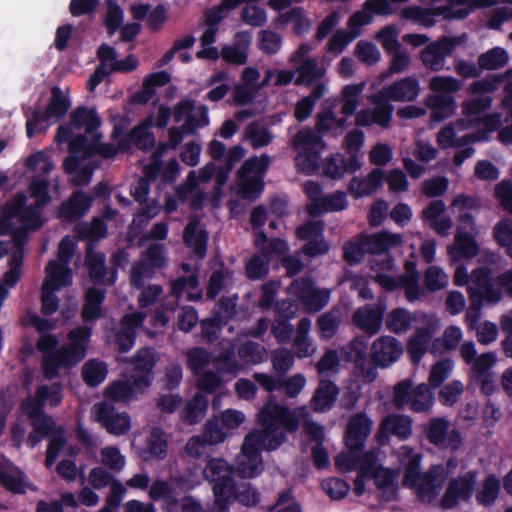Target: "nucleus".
<instances>
[{"instance_id": "338daca9", "label": "nucleus", "mask_w": 512, "mask_h": 512, "mask_svg": "<svg viewBox=\"0 0 512 512\" xmlns=\"http://www.w3.org/2000/svg\"><path fill=\"white\" fill-rule=\"evenodd\" d=\"M232 282V274L228 269L215 270L209 279L207 286V298L214 299L220 292L227 289Z\"/></svg>"}, {"instance_id": "1a4fd4ad", "label": "nucleus", "mask_w": 512, "mask_h": 512, "mask_svg": "<svg viewBox=\"0 0 512 512\" xmlns=\"http://www.w3.org/2000/svg\"><path fill=\"white\" fill-rule=\"evenodd\" d=\"M70 107L68 96L57 86L51 90V98L44 112L35 111L33 117L27 120L28 137L45 130L51 122L58 121Z\"/></svg>"}, {"instance_id": "680f3d73", "label": "nucleus", "mask_w": 512, "mask_h": 512, "mask_svg": "<svg viewBox=\"0 0 512 512\" xmlns=\"http://www.w3.org/2000/svg\"><path fill=\"white\" fill-rule=\"evenodd\" d=\"M107 365L95 359L88 360L82 367V377L89 386H97L107 377Z\"/></svg>"}, {"instance_id": "c9c22d12", "label": "nucleus", "mask_w": 512, "mask_h": 512, "mask_svg": "<svg viewBox=\"0 0 512 512\" xmlns=\"http://www.w3.org/2000/svg\"><path fill=\"white\" fill-rule=\"evenodd\" d=\"M375 468L371 472V477L377 488L381 491L382 497L386 500H392L396 495V479L398 478V472L383 468L377 459L375 453Z\"/></svg>"}, {"instance_id": "58836bf2", "label": "nucleus", "mask_w": 512, "mask_h": 512, "mask_svg": "<svg viewBox=\"0 0 512 512\" xmlns=\"http://www.w3.org/2000/svg\"><path fill=\"white\" fill-rule=\"evenodd\" d=\"M382 182L383 171L374 169L365 178H352L348 189L355 197L368 196L375 193L381 187Z\"/></svg>"}, {"instance_id": "e2e57ef3", "label": "nucleus", "mask_w": 512, "mask_h": 512, "mask_svg": "<svg viewBox=\"0 0 512 512\" xmlns=\"http://www.w3.org/2000/svg\"><path fill=\"white\" fill-rule=\"evenodd\" d=\"M347 206L348 200L344 192L336 191L332 194H324L313 215L342 211L346 209Z\"/></svg>"}, {"instance_id": "8fccbe9b", "label": "nucleus", "mask_w": 512, "mask_h": 512, "mask_svg": "<svg viewBox=\"0 0 512 512\" xmlns=\"http://www.w3.org/2000/svg\"><path fill=\"white\" fill-rule=\"evenodd\" d=\"M153 126V116L146 117L129 134V141L133 142L139 149L145 150L155 144V138L150 131Z\"/></svg>"}, {"instance_id": "f3484780", "label": "nucleus", "mask_w": 512, "mask_h": 512, "mask_svg": "<svg viewBox=\"0 0 512 512\" xmlns=\"http://www.w3.org/2000/svg\"><path fill=\"white\" fill-rule=\"evenodd\" d=\"M404 353L403 344L394 336L381 335L370 347V359L379 368L386 369L396 363Z\"/></svg>"}, {"instance_id": "7c9ffc66", "label": "nucleus", "mask_w": 512, "mask_h": 512, "mask_svg": "<svg viewBox=\"0 0 512 512\" xmlns=\"http://www.w3.org/2000/svg\"><path fill=\"white\" fill-rule=\"evenodd\" d=\"M371 269L374 272L375 281L388 291L395 290L396 269L393 259L389 255L375 256Z\"/></svg>"}, {"instance_id": "7ed1b4c3", "label": "nucleus", "mask_w": 512, "mask_h": 512, "mask_svg": "<svg viewBox=\"0 0 512 512\" xmlns=\"http://www.w3.org/2000/svg\"><path fill=\"white\" fill-rule=\"evenodd\" d=\"M419 93V81L414 77H405L375 94L371 98L374 107L360 110L356 114L355 123L358 126L377 124L387 128L394 110L389 101L410 102L415 100Z\"/></svg>"}, {"instance_id": "a878e982", "label": "nucleus", "mask_w": 512, "mask_h": 512, "mask_svg": "<svg viewBox=\"0 0 512 512\" xmlns=\"http://www.w3.org/2000/svg\"><path fill=\"white\" fill-rule=\"evenodd\" d=\"M424 314L422 311L412 312L402 307L394 308L384 318L385 328L396 335L406 334L420 320V315Z\"/></svg>"}, {"instance_id": "603ef678", "label": "nucleus", "mask_w": 512, "mask_h": 512, "mask_svg": "<svg viewBox=\"0 0 512 512\" xmlns=\"http://www.w3.org/2000/svg\"><path fill=\"white\" fill-rule=\"evenodd\" d=\"M348 31L338 30L329 40L328 51L336 55L340 54L345 47L356 39L361 31V26L358 24L351 25L350 18L348 19Z\"/></svg>"}, {"instance_id": "423d86ee", "label": "nucleus", "mask_w": 512, "mask_h": 512, "mask_svg": "<svg viewBox=\"0 0 512 512\" xmlns=\"http://www.w3.org/2000/svg\"><path fill=\"white\" fill-rule=\"evenodd\" d=\"M270 162L265 154L247 159L237 172V192L244 198H256L263 190V178Z\"/></svg>"}, {"instance_id": "13d9d810", "label": "nucleus", "mask_w": 512, "mask_h": 512, "mask_svg": "<svg viewBox=\"0 0 512 512\" xmlns=\"http://www.w3.org/2000/svg\"><path fill=\"white\" fill-rule=\"evenodd\" d=\"M75 242L69 237H64L61 242L59 243L58 248V259L57 260H51L48 263H55V266L53 268L54 271H57L58 269H62V275L68 276V281L71 282V275H70V269L67 267L69 262L71 261V258L75 251Z\"/></svg>"}, {"instance_id": "39448f33", "label": "nucleus", "mask_w": 512, "mask_h": 512, "mask_svg": "<svg viewBox=\"0 0 512 512\" xmlns=\"http://www.w3.org/2000/svg\"><path fill=\"white\" fill-rule=\"evenodd\" d=\"M91 336V328L77 327L68 334L69 343L55 353L43 357V371L47 379L57 375L60 365L71 366L78 363L86 355L87 344Z\"/></svg>"}, {"instance_id": "412c9836", "label": "nucleus", "mask_w": 512, "mask_h": 512, "mask_svg": "<svg viewBox=\"0 0 512 512\" xmlns=\"http://www.w3.org/2000/svg\"><path fill=\"white\" fill-rule=\"evenodd\" d=\"M296 233L299 239L307 241L302 248L306 255L316 257L328 252L329 245L324 239L321 221H309L298 227Z\"/></svg>"}, {"instance_id": "09e8293b", "label": "nucleus", "mask_w": 512, "mask_h": 512, "mask_svg": "<svg viewBox=\"0 0 512 512\" xmlns=\"http://www.w3.org/2000/svg\"><path fill=\"white\" fill-rule=\"evenodd\" d=\"M365 88V82L348 84L341 91V113L345 116L354 114L360 104L361 94Z\"/></svg>"}, {"instance_id": "6ab92c4d", "label": "nucleus", "mask_w": 512, "mask_h": 512, "mask_svg": "<svg viewBox=\"0 0 512 512\" xmlns=\"http://www.w3.org/2000/svg\"><path fill=\"white\" fill-rule=\"evenodd\" d=\"M55 263H48L45 268L46 277L42 285V312L46 315L53 314L58 308V299L54 292L61 287L70 284L67 275H62V269L54 271Z\"/></svg>"}, {"instance_id": "c03bdc74", "label": "nucleus", "mask_w": 512, "mask_h": 512, "mask_svg": "<svg viewBox=\"0 0 512 512\" xmlns=\"http://www.w3.org/2000/svg\"><path fill=\"white\" fill-rule=\"evenodd\" d=\"M337 394L338 389L334 383L321 381L311 400L313 409L318 412L329 410L334 404Z\"/></svg>"}, {"instance_id": "e433bc0d", "label": "nucleus", "mask_w": 512, "mask_h": 512, "mask_svg": "<svg viewBox=\"0 0 512 512\" xmlns=\"http://www.w3.org/2000/svg\"><path fill=\"white\" fill-rule=\"evenodd\" d=\"M311 326V320L306 317L302 318L297 324L293 347L298 358H308L316 352L313 339L309 336Z\"/></svg>"}, {"instance_id": "a211bd4d", "label": "nucleus", "mask_w": 512, "mask_h": 512, "mask_svg": "<svg viewBox=\"0 0 512 512\" xmlns=\"http://www.w3.org/2000/svg\"><path fill=\"white\" fill-rule=\"evenodd\" d=\"M458 44L457 38L442 37L420 52V61L425 68L433 72L442 71L445 69L446 58L452 55Z\"/></svg>"}, {"instance_id": "9d476101", "label": "nucleus", "mask_w": 512, "mask_h": 512, "mask_svg": "<svg viewBox=\"0 0 512 512\" xmlns=\"http://www.w3.org/2000/svg\"><path fill=\"white\" fill-rule=\"evenodd\" d=\"M313 47L309 43H302L289 57V63L296 72V85H310L320 80L326 69L320 65L317 57L310 56Z\"/></svg>"}, {"instance_id": "9b49d317", "label": "nucleus", "mask_w": 512, "mask_h": 512, "mask_svg": "<svg viewBox=\"0 0 512 512\" xmlns=\"http://www.w3.org/2000/svg\"><path fill=\"white\" fill-rule=\"evenodd\" d=\"M414 328L407 341V351L413 362L417 363L427 352L432 337L439 330L440 320L434 314L425 313L420 315V320Z\"/></svg>"}, {"instance_id": "2eb2a0df", "label": "nucleus", "mask_w": 512, "mask_h": 512, "mask_svg": "<svg viewBox=\"0 0 512 512\" xmlns=\"http://www.w3.org/2000/svg\"><path fill=\"white\" fill-rule=\"evenodd\" d=\"M427 439L433 445L456 450L462 439L459 431L445 417L431 418L424 427Z\"/></svg>"}, {"instance_id": "f03ea898", "label": "nucleus", "mask_w": 512, "mask_h": 512, "mask_svg": "<svg viewBox=\"0 0 512 512\" xmlns=\"http://www.w3.org/2000/svg\"><path fill=\"white\" fill-rule=\"evenodd\" d=\"M70 120V125L58 128L55 138L59 143L69 141V148L73 153H83L86 157L100 154L110 158L118 151L126 150L129 147L126 141H122L117 147L112 144H102L100 134L93 135L91 140H88L86 136H75L71 139L73 128L84 129L86 133H91L100 126L101 120L94 108L79 107L71 113Z\"/></svg>"}, {"instance_id": "3c124183", "label": "nucleus", "mask_w": 512, "mask_h": 512, "mask_svg": "<svg viewBox=\"0 0 512 512\" xmlns=\"http://www.w3.org/2000/svg\"><path fill=\"white\" fill-rule=\"evenodd\" d=\"M472 234H456L449 253L455 258H473L478 253V245Z\"/></svg>"}, {"instance_id": "72a5a7b5", "label": "nucleus", "mask_w": 512, "mask_h": 512, "mask_svg": "<svg viewBox=\"0 0 512 512\" xmlns=\"http://www.w3.org/2000/svg\"><path fill=\"white\" fill-rule=\"evenodd\" d=\"M360 167L361 163L357 155L346 158L342 154H335L326 160L324 173L332 179H340L346 173H353Z\"/></svg>"}, {"instance_id": "473e14b6", "label": "nucleus", "mask_w": 512, "mask_h": 512, "mask_svg": "<svg viewBox=\"0 0 512 512\" xmlns=\"http://www.w3.org/2000/svg\"><path fill=\"white\" fill-rule=\"evenodd\" d=\"M21 408L23 413L31 420V425L36 433L47 436L56 429L53 419L46 415L34 400H25Z\"/></svg>"}, {"instance_id": "4be33fe9", "label": "nucleus", "mask_w": 512, "mask_h": 512, "mask_svg": "<svg viewBox=\"0 0 512 512\" xmlns=\"http://www.w3.org/2000/svg\"><path fill=\"white\" fill-rule=\"evenodd\" d=\"M468 293L472 299L485 300L496 303L501 298V293L490 283L489 271L486 268H477L470 273Z\"/></svg>"}, {"instance_id": "4d7b16f0", "label": "nucleus", "mask_w": 512, "mask_h": 512, "mask_svg": "<svg viewBox=\"0 0 512 512\" xmlns=\"http://www.w3.org/2000/svg\"><path fill=\"white\" fill-rule=\"evenodd\" d=\"M68 449L69 454H73V449L68 448L65 431L62 427H57L51 434V439L46 452V466L51 467L62 450Z\"/></svg>"}, {"instance_id": "b1692460", "label": "nucleus", "mask_w": 512, "mask_h": 512, "mask_svg": "<svg viewBox=\"0 0 512 512\" xmlns=\"http://www.w3.org/2000/svg\"><path fill=\"white\" fill-rule=\"evenodd\" d=\"M145 315L141 312L127 314L122 318L121 328L110 336V341L121 352L134 346L136 330L141 326Z\"/></svg>"}, {"instance_id": "de8ad7c7", "label": "nucleus", "mask_w": 512, "mask_h": 512, "mask_svg": "<svg viewBox=\"0 0 512 512\" xmlns=\"http://www.w3.org/2000/svg\"><path fill=\"white\" fill-rule=\"evenodd\" d=\"M255 244L268 260L282 256L288 250V246L285 241L278 238H267L262 231H257L255 233Z\"/></svg>"}, {"instance_id": "f704fd0d", "label": "nucleus", "mask_w": 512, "mask_h": 512, "mask_svg": "<svg viewBox=\"0 0 512 512\" xmlns=\"http://www.w3.org/2000/svg\"><path fill=\"white\" fill-rule=\"evenodd\" d=\"M251 43V36L248 33L240 32L235 35L231 45H225L221 50L222 58L231 64L242 65L247 62L248 49Z\"/></svg>"}, {"instance_id": "bf43d9fd", "label": "nucleus", "mask_w": 512, "mask_h": 512, "mask_svg": "<svg viewBox=\"0 0 512 512\" xmlns=\"http://www.w3.org/2000/svg\"><path fill=\"white\" fill-rule=\"evenodd\" d=\"M156 363V353L150 348H141L133 359L135 376H146L151 381V371Z\"/></svg>"}, {"instance_id": "6e6d98bb", "label": "nucleus", "mask_w": 512, "mask_h": 512, "mask_svg": "<svg viewBox=\"0 0 512 512\" xmlns=\"http://www.w3.org/2000/svg\"><path fill=\"white\" fill-rule=\"evenodd\" d=\"M237 353L241 361L240 364L243 365V368L246 365L260 364L265 360L266 357V349L253 341H247L243 343L238 348Z\"/></svg>"}, {"instance_id": "79ce46f5", "label": "nucleus", "mask_w": 512, "mask_h": 512, "mask_svg": "<svg viewBox=\"0 0 512 512\" xmlns=\"http://www.w3.org/2000/svg\"><path fill=\"white\" fill-rule=\"evenodd\" d=\"M176 194L179 200L188 202L192 209L198 210L202 207L205 194L198 189L195 171L189 172L186 182L177 188Z\"/></svg>"}, {"instance_id": "4c0bfd02", "label": "nucleus", "mask_w": 512, "mask_h": 512, "mask_svg": "<svg viewBox=\"0 0 512 512\" xmlns=\"http://www.w3.org/2000/svg\"><path fill=\"white\" fill-rule=\"evenodd\" d=\"M425 103L432 110L430 119L434 122L449 118L456 109L454 98L446 94H430L427 96Z\"/></svg>"}, {"instance_id": "6e6552de", "label": "nucleus", "mask_w": 512, "mask_h": 512, "mask_svg": "<svg viewBox=\"0 0 512 512\" xmlns=\"http://www.w3.org/2000/svg\"><path fill=\"white\" fill-rule=\"evenodd\" d=\"M392 403L398 409L427 412L433 405V395L426 384L414 386L410 379H404L394 386Z\"/></svg>"}, {"instance_id": "dca6fc26", "label": "nucleus", "mask_w": 512, "mask_h": 512, "mask_svg": "<svg viewBox=\"0 0 512 512\" xmlns=\"http://www.w3.org/2000/svg\"><path fill=\"white\" fill-rule=\"evenodd\" d=\"M96 421L114 436L127 434L131 429V418L125 412H119L108 402L96 403L92 408Z\"/></svg>"}, {"instance_id": "a18cd8bd", "label": "nucleus", "mask_w": 512, "mask_h": 512, "mask_svg": "<svg viewBox=\"0 0 512 512\" xmlns=\"http://www.w3.org/2000/svg\"><path fill=\"white\" fill-rule=\"evenodd\" d=\"M170 81V76L166 72H157L145 78L142 89L135 93L132 101L139 104H144L150 101L154 94L155 88L161 87Z\"/></svg>"}, {"instance_id": "37998d69", "label": "nucleus", "mask_w": 512, "mask_h": 512, "mask_svg": "<svg viewBox=\"0 0 512 512\" xmlns=\"http://www.w3.org/2000/svg\"><path fill=\"white\" fill-rule=\"evenodd\" d=\"M91 202V197L82 191H76L67 202L62 204L59 216L67 220L77 219L89 210Z\"/></svg>"}, {"instance_id": "2f4dec72", "label": "nucleus", "mask_w": 512, "mask_h": 512, "mask_svg": "<svg viewBox=\"0 0 512 512\" xmlns=\"http://www.w3.org/2000/svg\"><path fill=\"white\" fill-rule=\"evenodd\" d=\"M402 236L400 234L382 231L372 235H362V245L367 253L376 256L385 255L384 252L400 245Z\"/></svg>"}, {"instance_id": "0e129e2a", "label": "nucleus", "mask_w": 512, "mask_h": 512, "mask_svg": "<svg viewBox=\"0 0 512 512\" xmlns=\"http://www.w3.org/2000/svg\"><path fill=\"white\" fill-rule=\"evenodd\" d=\"M61 399V387L59 384L54 383L50 386H40L35 396H30L26 400H34L42 408L45 404L55 407L60 403Z\"/></svg>"}, {"instance_id": "864d4df0", "label": "nucleus", "mask_w": 512, "mask_h": 512, "mask_svg": "<svg viewBox=\"0 0 512 512\" xmlns=\"http://www.w3.org/2000/svg\"><path fill=\"white\" fill-rule=\"evenodd\" d=\"M207 406V398L201 393H196L185 405L181 417L189 424H196L204 418Z\"/></svg>"}, {"instance_id": "c85d7f7f", "label": "nucleus", "mask_w": 512, "mask_h": 512, "mask_svg": "<svg viewBox=\"0 0 512 512\" xmlns=\"http://www.w3.org/2000/svg\"><path fill=\"white\" fill-rule=\"evenodd\" d=\"M395 8L389 0H367L363 8L350 17V24H358L361 27L371 23L374 15H391Z\"/></svg>"}, {"instance_id": "a19ab883", "label": "nucleus", "mask_w": 512, "mask_h": 512, "mask_svg": "<svg viewBox=\"0 0 512 512\" xmlns=\"http://www.w3.org/2000/svg\"><path fill=\"white\" fill-rule=\"evenodd\" d=\"M380 431L407 439L412 434V419L407 415L389 414L382 420Z\"/></svg>"}, {"instance_id": "ea45409f", "label": "nucleus", "mask_w": 512, "mask_h": 512, "mask_svg": "<svg viewBox=\"0 0 512 512\" xmlns=\"http://www.w3.org/2000/svg\"><path fill=\"white\" fill-rule=\"evenodd\" d=\"M86 264L89 269L91 279L98 284H113L116 278L115 272L107 276L105 267V256L100 252L89 249L86 255Z\"/></svg>"}, {"instance_id": "f257e3e1", "label": "nucleus", "mask_w": 512, "mask_h": 512, "mask_svg": "<svg viewBox=\"0 0 512 512\" xmlns=\"http://www.w3.org/2000/svg\"><path fill=\"white\" fill-rule=\"evenodd\" d=\"M306 408L289 409L269 400L259 411L260 429L250 432L244 438L241 452L235 459L234 471L241 478H255L263 471L260 450H275L286 441V433L299 427V418Z\"/></svg>"}, {"instance_id": "69168bd1", "label": "nucleus", "mask_w": 512, "mask_h": 512, "mask_svg": "<svg viewBox=\"0 0 512 512\" xmlns=\"http://www.w3.org/2000/svg\"><path fill=\"white\" fill-rule=\"evenodd\" d=\"M245 139L255 149L267 146L273 139V136L265 126L252 122L245 129Z\"/></svg>"}, {"instance_id": "20e7f679", "label": "nucleus", "mask_w": 512, "mask_h": 512, "mask_svg": "<svg viewBox=\"0 0 512 512\" xmlns=\"http://www.w3.org/2000/svg\"><path fill=\"white\" fill-rule=\"evenodd\" d=\"M399 457L407 466L403 478V484L413 488L416 493L425 500L435 498L445 482L448 472L442 466H433L426 473H420V456L408 446H402L399 451Z\"/></svg>"}, {"instance_id": "5701e85b", "label": "nucleus", "mask_w": 512, "mask_h": 512, "mask_svg": "<svg viewBox=\"0 0 512 512\" xmlns=\"http://www.w3.org/2000/svg\"><path fill=\"white\" fill-rule=\"evenodd\" d=\"M475 481L476 475L471 471L451 480L442 498V506L444 508H453L460 501L468 500L472 495Z\"/></svg>"}, {"instance_id": "774afa93", "label": "nucleus", "mask_w": 512, "mask_h": 512, "mask_svg": "<svg viewBox=\"0 0 512 512\" xmlns=\"http://www.w3.org/2000/svg\"><path fill=\"white\" fill-rule=\"evenodd\" d=\"M104 299V292L91 288L86 292V302L82 310V317L85 321H90L100 317L101 303Z\"/></svg>"}, {"instance_id": "bb28decb", "label": "nucleus", "mask_w": 512, "mask_h": 512, "mask_svg": "<svg viewBox=\"0 0 512 512\" xmlns=\"http://www.w3.org/2000/svg\"><path fill=\"white\" fill-rule=\"evenodd\" d=\"M373 421L365 413H357L348 422L346 431V445L348 448L361 449L369 436Z\"/></svg>"}, {"instance_id": "393cba45", "label": "nucleus", "mask_w": 512, "mask_h": 512, "mask_svg": "<svg viewBox=\"0 0 512 512\" xmlns=\"http://www.w3.org/2000/svg\"><path fill=\"white\" fill-rule=\"evenodd\" d=\"M460 356L470 366L471 372L476 376L484 375L497 362V354L493 351L477 354L474 342H464L459 349Z\"/></svg>"}, {"instance_id": "aec40b11", "label": "nucleus", "mask_w": 512, "mask_h": 512, "mask_svg": "<svg viewBox=\"0 0 512 512\" xmlns=\"http://www.w3.org/2000/svg\"><path fill=\"white\" fill-rule=\"evenodd\" d=\"M385 309V304L382 301L376 304H366L355 310L352 322L369 336H373L381 330Z\"/></svg>"}, {"instance_id": "f8f14e48", "label": "nucleus", "mask_w": 512, "mask_h": 512, "mask_svg": "<svg viewBox=\"0 0 512 512\" xmlns=\"http://www.w3.org/2000/svg\"><path fill=\"white\" fill-rule=\"evenodd\" d=\"M146 376L125 373L121 379L111 382L105 388V397L114 402L128 403L138 398L150 386Z\"/></svg>"}, {"instance_id": "5fc2aeb1", "label": "nucleus", "mask_w": 512, "mask_h": 512, "mask_svg": "<svg viewBox=\"0 0 512 512\" xmlns=\"http://www.w3.org/2000/svg\"><path fill=\"white\" fill-rule=\"evenodd\" d=\"M509 61L508 52L502 47H494L478 57V65L482 70H497Z\"/></svg>"}, {"instance_id": "c756f323", "label": "nucleus", "mask_w": 512, "mask_h": 512, "mask_svg": "<svg viewBox=\"0 0 512 512\" xmlns=\"http://www.w3.org/2000/svg\"><path fill=\"white\" fill-rule=\"evenodd\" d=\"M207 232L198 218H191L184 229V243L192 249L194 254L203 258L207 249Z\"/></svg>"}, {"instance_id": "052dcab7", "label": "nucleus", "mask_w": 512, "mask_h": 512, "mask_svg": "<svg viewBox=\"0 0 512 512\" xmlns=\"http://www.w3.org/2000/svg\"><path fill=\"white\" fill-rule=\"evenodd\" d=\"M492 98L490 96H483L465 100L462 105V113L465 116L463 119H476L473 123V128L480 124L479 114L489 109L492 105Z\"/></svg>"}, {"instance_id": "0eeeda50", "label": "nucleus", "mask_w": 512, "mask_h": 512, "mask_svg": "<svg viewBox=\"0 0 512 512\" xmlns=\"http://www.w3.org/2000/svg\"><path fill=\"white\" fill-rule=\"evenodd\" d=\"M233 472V466L223 458L209 459L203 470L204 478L212 484L214 497L212 506H217L221 512H224L226 497L230 495L232 485L235 483Z\"/></svg>"}, {"instance_id": "49530a36", "label": "nucleus", "mask_w": 512, "mask_h": 512, "mask_svg": "<svg viewBox=\"0 0 512 512\" xmlns=\"http://www.w3.org/2000/svg\"><path fill=\"white\" fill-rule=\"evenodd\" d=\"M168 144H162L158 147L156 152L152 156L151 163L146 166V173L149 177H156L160 171L161 163L160 158L166 153L168 145L175 149L183 139V133L180 128H170Z\"/></svg>"}, {"instance_id": "4468645a", "label": "nucleus", "mask_w": 512, "mask_h": 512, "mask_svg": "<svg viewBox=\"0 0 512 512\" xmlns=\"http://www.w3.org/2000/svg\"><path fill=\"white\" fill-rule=\"evenodd\" d=\"M476 119H459L444 128L437 134V143L443 148L462 147L469 143L482 141L485 138V133H467L458 136L459 132L473 128V123Z\"/></svg>"}, {"instance_id": "ddd939ff", "label": "nucleus", "mask_w": 512, "mask_h": 512, "mask_svg": "<svg viewBox=\"0 0 512 512\" xmlns=\"http://www.w3.org/2000/svg\"><path fill=\"white\" fill-rule=\"evenodd\" d=\"M469 14V9L462 4H456L449 0V6L437 7L434 9H423L421 7H408L401 11V17L407 20H413L425 27L434 24L433 16H443L444 18H464Z\"/></svg>"}, {"instance_id": "cd10ccee", "label": "nucleus", "mask_w": 512, "mask_h": 512, "mask_svg": "<svg viewBox=\"0 0 512 512\" xmlns=\"http://www.w3.org/2000/svg\"><path fill=\"white\" fill-rule=\"evenodd\" d=\"M0 485L13 493H24L29 488L25 474L11 461H0Z\"/></svg>"}]
</instances>
